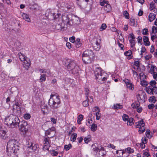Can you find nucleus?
<instances>
[{
    "mask_svg": "<svg viewBox=\"0 0 157 157\" xmlns=\"http://www.w3.org/2000/svg\"><path fill=\"white\" fill-rule=\"evenodd\" d=\"M20 120L17 116L11 114L5 119L4 123L7 126L12 128H17L19 126Z\"/></svg>",
    "mask_w": 157,
    "mask_h": 157,
    "instance_id": "f257e3e1",
    "label": "nucleus"
},
{
    "mask_svg": "<svg viewBox=\"0 0 157 157\" xmlns=\"http://www.w3.org/2000/svg\"><path fill=\"white\" fill-rule=\"evenodd\" d=\"M67 68L68 71L72 74L78 75L80 70L79 67L77 65L76 62L73 60L68 59L66 62Z\"/></svg>",
    "mask_w": 157,
    "mask_h": 157,
    "instance_id": "f03ea898",
    "label": "nucleus"
},
{
    "mask_svg": "<svg viewBox=\"0 0 157 157\" xmlns=\"http://www.w3.org/2000/svg\"><path fill=\"white\" fill-rule=\"evenodd\" d=\"M18 141L15 139H11L8 142L6 151L10 153H15L16 148L18 147Z\"/></svg>",
    "mask_w": 157,
    "mask_h": 157,
    "instance_id": "7ed1b4c3",
    "label": "nucleus"
},
{
    "mask_svg": "<svg viewBox=\"0 0 157 157\" xmlns=\"http://www.w3.org/2000/svg\"><path fill=\"white\" fill-rule=\"evenodd\" d=\"M94 73L96 79L101 80L103 81H105L107 79L108 75L100 67H96Z\"/></svg>",
    "mask_w": 157,
    "mask_h": 157,
    "instance_id": "20e7f679",
    "label": "nucleus"
},
{
    "mask_svg": "<svg viewBox=\"0 0 157 157\" xmlns=\"http://www.w3.org/2000/svg\"><path fill=\"white\" fill-rule=\"evenodd\" d=\"M52 96H53V95L51 94V98L48 101V105L53 108L57 109L59 107L60 103L59 97V96H56V99L54 100L52 99L51 97Z\"/></svg>",
    "mask_w": 157,
    "mask_h": 157,
    "instance_id": "39448f33",
    "label": "nucleus"
},
{
    "mask_svg": "<svg viewBox=\"0 0 157 157\" xmlns=\"http://www.w3.org/2000/svg\"><path fill=\"white\" fill-rule=\"evenodd\" d=\"M75 15L72 14L64 13L63 14L62 16V21L66 22L67 24L71 25H72V21L73 19V17Z\"/></svg>",
    "mask_w": 157,
    "mask_h": 157,
    "instance_id": "423d86ee",
    "label": "nucleus"
},
{
    "mask_svg": "<svg viewBox=\"0 0 157 157\" xmlns=\"http://www.w3.org/2000/svg\"><path fill=\"white\" fill-rule=\"evenodd\" d=\"M27 149L30 151H34L39 147V145L37 144H35L30 141L27 142Z\"/></svg>",
    "mask_w": 157,
    "mask_h": 157,
    "instance_id": "0eeeda50",
    "label": "nucleus"
},
{
    "mask_svg": "<svg viewBox=\"0 0 157 157\" xmlns=\"http://www.w3.org/2000/svg\"><path fill=\"white\" fill-rule=\"evenodd\" d=\"M18 127H19V130L21 132H24L26 133L28 130V126L27 122L25 121H20L19 124V126Z\"/></svg>",
    "mask_w": 157,
    "mask_h": 157,
    "instance_id": "6e6552de",
    "label": "nucleus"
},
{
    "mask_svg": "<svg viewBox=\"0 0 157 157\" xmlns=\"http://www.w3.org/2000/svg\"><path fill=\"white\" fill-rule=\"evenodd\" d=\"M100 41L101 40L99 39H95L93 40V48L96 51H98L100 48Z\"/></svg>",
    "mask_w": 157,
    "mask_h": 157,
    "instance_id": "1a4fd4ad",
    "label": "nucleus"
},
{
    "mask_svg": "<svg viewBox=\"0 0 157 157\" xmlns=\"http://www.w3.org/2000/svg\"><path fill=\"white\" fill-rule=\"evenodd\" d=\"M82 60L85 63L88 64L91 63L93 61L94 58L82 54Z\"/></svg>",
    "mask_w": 157,
    "mask_h": 157,
    "instance_id": "9d476101",
    "label": "nucleus"
},
{
    "mask_svg": "<svg viewBox=\"0 0 157 157\" xmlns=\"http://www.w3.org/2000/svg\"><path fill=\"white\" fill-rule=\"evenodd\" d=\"M23 57L22 59H21L20 56L19 59L21 61H24V64H23L24 66L26 68L27 70H28V68L30 66V60L27 59L28 60L25 59V57L24 56L22 55Z\"/></svg>",
    "mask_w": 157,
    "mask_h": 157,
    "instance_id": "9b49d317",
    "label": "nucleus"
},
{
    "mask_svg": "<svg viewBox=\"0 0 157 157\" xmlns=\"http://www.w3.org/2000/svg\"><path fill=\"white\" fill-rule=\"evenodd\" d=\"M73 17L72 21L73 24L71 25L75 27H77L80 24V19L79 17L75 16Z\"/></svg>",
    "mask_w": 157,
    "mask_h": 157,
    "instance_id": "f8f14e48",
    "label": "nucleus"
},
{
    "mask_svg": "<svg viewBox=\"0 0 157 157\" xmlns=\"http://www.w3.org/2000/svg\"><path fill=\"white\" fill-rule=\"evenodd\" d=\"M60 15V14L58 13L56 14L55 13L52 12L51 10V12L50 14L48 19L51 20H55L58 18Z\"/></svg>",
    "mask_w": 157,
    "mask_h": 157,
    "instance_id": "ddd939ff",
    "label": "nucleus"
},
{
    "mask_svg": "<svg viewBox=\"0 0 157 157\" xmlns=\"http://www.w3.org/2000/svg\"><path fill=\"white\" fill-rule=\"evenodd\" d=\"M56 29L57 30L64 31L66 30L67 28L65 27V25L64 23L57 24L56 25Z\"/></svg>",
    "mask_w": 157,
    "mask_h": 157,
    "instance_id": "4468645a",
    "label": "nucleus"
},
{
    "mask_svg": "<svg viewBox=\"0 0 157 157\" xmlns=\"http://www.w3.org/2000/svg\"><path fill=\"white\" fill-rule=\"evenodd\" d=\"M13 114L17 116L21 114V107H16L15 108L14 106H13Z\"/></svg>",
    "mask_w": 157,
    "mask_h": 157,
    "instance_id": "2eb2a0df",
    "label": "nucleus"
},
{
    "mask_svg": "<svg viewBox=\"0 0 157 157\" xmlns=\"http://www.w3.org/2000/svg\"><path fill=\"white\" fill-rule=\"evenodd\" d=\"M84 55L89 56L90 57L93 58L94 57V54L93 52L91 50L87 49L85 50L83 52Z\"/></svg>",
    "mask_w": 157,
    "mask_h": 157,
    "instance_id": "dca6fc26",
    "label": "nucleus"
},
{
    "mask_svg": "<svg viewBox=\"0 0 157 157\" xmlns=\"http://www.w3.org/2000/svg\"><path fill=\"white\" fill-rule=\"evenodd\" d=\"M0 137L1 138L5 140L7 137L6 132L3 130H1V127L0 126Z\"/></svg>",
    "mask_w": 157,
    "mask_h": 157,
    "instance_id": "f3484780",
    "label": "nucleus"
},
{
    "mask_svg": "<svg viewBox=\"0 0 157 157\" xmlns=\"http://www.w3.org/2000/svg\"><path fill=\"white\" fill-rule=\"evenodd\" d=\"M155 3L153 2H151L150 4L149 9L155 13L157 12V10L155 8Z\"/></svg>",
    "mask_w": 157,
    "mask_h": 157,
    "instance_id": "a211bd4d",
    "label": "nucleus"
},
{
    "mask_svg": "<svg viewBox=\"0 0 157 157\" xmlns=\"http://www.w3.org/2000/svg\"><path fill=\"white\" fill-rule=\"evenodd\" d=\"M136 127L139 128V127L144 126L145 123L143 120L139 121L135 123Z\"/></svg>",
    "mask_w": 157,
    "mask_h": 157,
    "instance_id": "6ab92c4d",
    "label": "nucleus"
},
{
    "mask_svg": "<svg viewBox=\"0 0 157 157\" xmlns=\"http://www.w3.org/2000/svg\"><path fill=\"white\" fill-rule=\"evenodd\" d=\"M41 108L42 111L43 113H47L48 110V106L47 104H44L41 106Z\"/></svg>",
    "mask_w": 157,
    "mask_h": 157,
    "instance_id": "aec40b11",
    "label": "nucleus"
},
{
    "mask_svg": "<svg viewBox=\"0 0 157 157\" xmlns=\"http://www.w3.org/2000/svg\"><path fill=\"white\" fill-rule=\"evenodd\" d=\"M143 40L144 42V44L145 46H149L150 45V43L149 41L148 37L147 36H144Z\"/></svg>",
    "mask_w": 157,
    "mask_h": 157,
    "instance_id": "412c9836",
    "label": "nucleus"
},
{
    "mask_svg": "<svg viewBox=\"0 0 157 157\" xmlns=\"http://www.w3.org/2000/svg\"><path fill=\"white\" fill-rule=\"evenodd\" d=\"M22 16L23 19L25 20L28 22L30 21V19L29 17V15L25 13H23L22 14Z\"/></svg>",
    "mask_w": 157,
    "mask_h": 157,
    "instance_id": "4be33fe9",
    "label": "nucleus"
},
{
    "mask_svg": "<svg viewBox=\"0 0 157 157\" xmlns=\"http://www.w3.org/2000/svg\"><path fill=\"white\" fill-rule=\"evenodd\" d=\"M156 14L152 13H150L148 16L149 20L151 22L154 20Z\"/></svg>",
    "mask_w": 157,
    "mask_h": 157,
    "instance_id": "5701e85b",
    "label": "nucleus"
},
{
    "mask_svg": "<svg viewBox=\"0 0 157 157\" xmlns=\"http://www.w3.org/2000/svg\"><path fill=\"white\" fill-rule=\"evenodd\" d=\"M157 71V68L155 66H152L150 68V71L149 72L151 74H152L156 72Z\"/></svg>",
    "mask_w": 157,
    "mask_h": 157,
    "instance_id": "b1692460",
    "label": "nucleus"
},
{
    "mask_svg": "<svg viewBox=\"0 0 157 157\" xmlns=\"http://www.w3.org/2000/svg\"><path fill=\"white\" fill-rule=\"evenodd\" d=\"M104 9L107 12H109L112 9L111 6L108 3H107L106 5L104 7Z\"/></svg>",
    "mask_w": 157,
    "mask_h": 157,
    "instance_id": "393cba45",
    "label": "nucleus"
},
{
    "mask_svg": "<svg viewBox=\"0 0 157 157\" xmlns=\"http://www.w3.org/2000/svg\"><path fill=\"white\" fill-rule=\"evenodd\" d=\"M49 138L48 136L46 137L44 139V148H45V147L46 146H48L49 145Z\"/></svg>",
    "mask_w": 157,
    "mask_h": 157,
    "instance_id": "a878e982",
    "label": "nucleus"
},
{
    "mask_svg": "<svg viewBox=\"0 0 157 157\" xmlns=\"http://www.w3.org/2000/svg\"><path fill=\"white\" fill-rule=\"evenodd\" d=\"M75 44L76 47L77 48H78L80 47L81 45V44L80 41V39H77L75 41Z\"/></svg>",
    "mask_w": 157,
    "mask_h": 157,
    "instance_id": "bb28decb",
    "label": "nucleus"
},
{
    "mask_svg": "<svg viewBox=\"0 0 157 157\" xmlns=\"http://www.w3.org/2000/svg\"><path fill=\"white\" fill-rule=\"evenodd\" d=\"M143 98H144V95H141L140 94H138L137 96V98L138 101L142 102L143 101Z\"/></svg>",
    "mask_w": 157,
    "mask_h": 157,
    "instance_id": "cd10ccee",
    "label": "nucleus"
},
{
    "mask_svg": "<svg viewBox=\"0 0 157 157\" xmlns=\"http://www.w3.org/2000/svg\"><path fill=\"white\" fill-rule=\"evenodd\" d=\"M127 125L131 126L134 124L133 119L131 117L129 118L127 121Z\"/></svg>",
    "mask_w": 157,
    "mask_h": 157,
    "instance_id": "c85d7f7f",
    "label": "nucleus"
},
{
    "mask_svg": "<svg viewBox=\"0 0 157 157\" xmlns=\"http://www.w3.org/2000/svg\"><path fill=\"white\" fill-rule=\"evenodd\" d=\"M77 136V134L76 133H74L72 134L71 137V140L73 142L75 141Z\"/></svg>",
    "mask_w": 157,
    "mask_h": 157,
    "instance_id": "c756f323",
    "label": "nucleus"
},
{
    "mask_svg": "<svg viewBox=\"0 0 157 157\" xmlns=\"http://www.w3.org/2000/svg\"><path fill=\"white\" fill-rule=\"evenodd\" d=\"M114 108L115 109H118L123 108V106L119 104H117L114 105Z\"/></svg>",
    "mask_w": 157,
    "mask_h": 157,
    "instance_id": "7c9ffc66",
    "label": "nucleus"
},
{
    "mask_svg": "<svg viewBox=\"0 0 157 157\" xmlns=\"http://www.w3.org/2000/svg\"><path fill=\"white\" fill-rule=\"evenodd\" d=\"M83 116L82 114H80L78 117L77 123L78 124H81V121L82 120Z\"/></svg>",
    "mask_w": 157,
    "mask_h": 157,
    "instance_id": "2f4dec72",
    "label": "nucleus"
},
{
    "mask_svg": "<svg viewBox=\"0 0 157 157\" xmlns=\"http://www.w3.org/2000/svg\"><path fill=\"white\" fill-rule=\"evenodd\" d=\"M91 148L94 151L97 152L99 151L100 149L97 147H96L94 144L92 145Z\"/></svg>",
    "mask_w": 157,
    "mask_h": 157,
    "instance_id": "473e14b6",
    "label": "nucleus"
},
{
    "mask_svg": "<svg viewBox=\"0 0 157 157\" xmlns=\"http://www.w3.org/2000/svg\"><path fill=\"white\" fill-rule=\"evenodd\" d=\"M91 130L93 132H94L97 129V125L95 124H93L92 125L90 128Z\"/></svg>",
    "mask_w": 157,
    "mask_h": 157,
    "instance_id": "72a5a7b5",
    "label": "nucleus"
},
{
    "mask_svg": "<svg viewBox=\"0 0 157 157\" xmlns=\"http://www.w3.org/2000/svg\"><path fill=\"white\" fill-rule=\"evenodd\" d=\"M139 129L138 132L140 134L142 133L145 130V127L144 126L139 127Z\"/></svg>",
    "mask_w": 157,
    "mask_h": 157,
    "instance_id": "f704fd0d",
    "label": "nucleus"
},
{
    "mask_svg": "<svg viewBox=\"0 0 157 157\" xmlns=\"http://www.w3.org/2000/svg\"><path fill=\"white\" fill-rule=\"evenodd\" d=\"M140 84L143 86H147L148 84V82L145 80H143L140 81Z\"/></svg>",
    "mask_w": 157,
    "mask_h": 157,
    "instance_id": "c9c22d12",
    "label": "nucleus"
},
{
    "mask_svg": "<svg viewBox=\"0 0 157 157\" xmlns=\"http://www.w3.org/2000/svg\"><path fill=\"white\" fill-rule=\"evenodd\" d=\"M89 101L88 98L87 99L86 98V100L84 101L82 103L83 106L85 107L88 106L89 105Z\"/></svg>",
    "mask_w": 157,
    "mask_h": 157,
    "instance_id": "e433bc0d",
    "label": "nucleus"
},
{
    "mask_svg": "<svg viewBox=\"0 0 157 157\" xmlns=\"http://www.w3.org/2000/svg\"><path fill=\"white\" fill-rule=\"evenodd\" d=\"M125 151L130 154L133 153L134 152V150L130 147H128L125 149Z\"/></svg>",
    "mask_w": 157,
    "mask_h": 157,
    "instance_id": "4c0bfd02",
    "label": "nucleus"
},
{
    "mask_svg": "<svg viewBox=\"0 0 157 157\" xmlns=\"http://www.w3.org/2000/svg\"><path fill=\"white\" fill-rule=\"evenodd\" d=\"M135 20L134 18H131L130 20V25L132 26H135L136 25Z\"/></svg>",
    "mask_w": 157,
    "mask_h": 157,
    "instance_id": "58836bf2",
    "label": "nucleus"
},
{
    "mask_svg": "<svg viewBox=\"0 0 157 157\" xmlns=\"http://www.w3.org/2000/svg\"><path fill=\"white\" fill-rule=\"evenodd\" d=\"M127 88L131 90H134L133 85L131 83L126 85Z\"/></svg>",
    "mask_w": 157,
    "mask_h": 157,
    "instance_id": "ea45409f",
    "label": "nucleus"
},
{
    "mask_svg": "<svg viewBox=\"0 0 157 157\" xmlns=\"http://www.w3.org/2000/svg\"><path fill=\"white\" fill-rule=\"evenodd\" d=\"M71 147L72 145L70 144H69L68 145H65L64 146V149L66 151L69 150Z\"/></svg>",
    "mask_w": 157,
    "mask_h": 157,
    "instance_id": "a19ab883",
    "label": "nucleus"
},
{
    "mask_svg": "<svg viewBox=\"0 0 157 157\" xmlns=\"http://www.w3.org/2000/svg\"><path fill=\"white\" fill-rule=\"evenodd\" d=\"M46 74H43L41 75L40 80L41 82H43L46 80Z\"/></svg>",
    "mask_w": 157,
    "mask_h": 157,
    "instance_id": "79ce46f5",
    "label": "nucleus"
},
{
    "mask_svg": "<svg viewBox=\"0 0 157 157\" xmlns=\"http://www.w3.org/2000/svg\"><path fill=\"white\" fill-rule=\"evenodd\" d=\"M51 12V10L50 9H48L45 12V16L48 19L50 13Z\"/></svg>",
    "mask_w": 157,
    "mask_h": 157,
    "instance_id": "37998d69",
    "label": "nucleus"
},
{
    "mask_svg": "<svg viewBox=\"0 0 157 157\" xmlns=\"http://www.w3.org/2000/svg\"><path fill=\"white\" fill-rule=\"evenodd\" d=\"M149 101L150 102H152L153 101H154L153 102V103H155V101H156V100L155 99V97L154 96L151 97L149 98Z\"/></svg>",
    "mask_w": 157,
    "mask_h": 157,
    "instance_id": "c03bdc74",
    "label": "nucleus"
},
{
    "mask_svg": "<svg viewBox=\"0 0 157 157\" xmlns=\"http://www.w3.org/2000/svg\"><path fill=\"white\" fill-rule=\"evenodd\" d=\"M142 33L144 35H148V29L146 28L144 29L143 30Z\"/></svg>",
    "mask_w": 157,
    "mask_h": 157,
    "instance_id": "a18cd8bd",
    "label": "nucleus"
},
{
    "mask_svg": "<svg viewBox=\"0 0 157 157\" xmlns=\"http://www.w3.org/2000/svg\"><path fill=\"white\" fill-rule=\"evenodd\" d=\"M156 82L155 80H151L149 82V84L151 86H156Z\"/></svg>",
    "mask_w": 157,
    "mask_h": 157,
    "instance_id": "49530a36",
    "label": "nucleus"
},
{
    "mask_svg": "<svg viewBox=\"0 0 157 157\" xmlns=\"http://www.w3.org/2000/svg\"><path fill=\"white\" fill-rule=\"evenodd\" d=\"M146 135L147 137L149 138H150L152 137V136L150 135V131L149 130H147L146 131Z\"/></svg>",
    "mask_w": 157,
    "mask_h": 157,
    "instance_id": "de8ad7c7",
    "label": "nucleus"
},
{
    "mask_svg": "<svg viewBox=\"0 0 157 157\" xmlns=\"http://www.w3.org/2000/svg\"><path fill=\"white\" fill-rule=\"evenodd\" d=\"M124 15V16L125 18L128 19L129 18V14L128 12L126 11L125 10L124 11L123 13Z\"/></svg>",
    "mask_w": 157,
    "mask_h": 157,
    "instance_id": "09e8293b",
    "label": "nucleus"
},
{
    "mask_svg": "<svg viewBox=\"0 0 157 157\" xmlns=\"http://www.w3.org/2000/svg\"><path fill=\"white\" fill-rule=\"evenodd\" d=\"M100 110L99 109L98 111V112H97L96 113V119L97 120H99L100 119L101 117H100V116H101V114L100 113H99V112H100Z\"/></svg>",
    "mask_w": 157,
    "mask_h": 157,
    "instance_id": "8fccbe9b",
    "label": "nucleus"
},
{
    "mask_svg": "<svg viewBox=\"0 0 157 157\" xmlns=\"http://www.w3.org/2000/svg\"><path fill=\"white\" fill-rule=\"evenodd\" d=\"M129 41L130 44H131V46L133 48L135 45V40H129Z\"/></svg>",
    "mask_w": 157,
    "mask_h": 157,
    "instance_id": "3c124183",
    "label": "nucleus"
},
{
    "mask_svg": "<svg viewBox=\"0 0 157 157\" xmlns=\"http://www.w3.org/2000/svg\"><path fill=\"white\" fill-rule=\"evenodd\" d=\"M129 37V40H135V37L134 36V35L133 33H131L129 34L128 36Z\"/></svg>",
    "mask_w": 157,
    "mask_h": 157,
    "instance_id": "603ef678",
    "label": "nucleus"
},
{
    "mask_svg": "<svg viewBox=\"0 0 157 157\" xmlns=\"http://www.w3.org/2000/svg\"><path fill=\"white\" fill-rule=\"evenodd\" d=\"M122 118L123 121H127L128 120V115L126 114H124L122 116Z\"/></svg>",
    "mask_w": 157,
    "mask_h": 157,
    "instance_id": "864d4df0",
    "label": "nucleus"
},
{
    "mask_svg": "<svg viewBox=\"0 0 157 157\" xmlns=\"http://www.w3.org/2000/svg\"><path fill=\"white\" fill-rule=\"evenodd\" d=\"M108 3V1H105V0H103V1H100V5L101 6H104L105 5V4L106 5L107 3Z\"/></svg>",
    "mask_w": 157,
    "mask_h": 157,
    "instance_id": "5fc2aeb1",
    "label": "nucleus"
},
{
    "mask_svg": "<svg viewBox=\"0 0 157 157\" xmlns=\"http://www.w3.org/2000/svg\"><path fill=\"white\" fill-rule=\"evenodd\" d=\"M31 117L30 115L28 113L25 114L24 115V118L26 120H28Z\"/></svg>",
    "mask_w": 157,
    "mask_h": 157,
    "instance_id": "6e6d98bb",
    "label": "nucleus"
},
{
    "mask_svg": "<svg viewBox=\"0 0 157 157\" xmlns=\"http://www.w3.org/2000/svg\"><path fill=\"white\" fill-rule=\"evenodd\" d=\"M85 94L86 95V97L87 99L88 97V94L89 92V89L88 88H85Z\"/></svg>",
    "mask_w": 157,
    "mask_h": 157,
    "instance_id": "4d7b16f0",
    "label": "nucleus"
},
{
    "mask_svg": "<svg viewBox=\"0 0 157 157\" xmlns=\"http://www.w3.org/2000/svg\"><path fill=\"white\" fill-rule=\"evenodd\" d=\"M146 91L148 94L153 95L152 89H146Z\"/></svg>",
    "mask_w": 157,
    "mask_h": 157,
    "instance_id": "13d9d810",
    "label": "nucleus"
},
{
    "mask_svg": "<svg viewBox=\"0 0 157 157\" xmlns=\"http://www.w3.org/2000/svg\"><path fill=\"white\" fill-rule=\"evenodd\" d=\"M99 151V154L102 156H103L105 155V151L104 150L100 149Z\"/></svg>",
    "mask_w": 157,
    "mask_h": 157,
    "instance_id": "bf43d9fd",
    "label": "nucleus"
},
{
    "mask_svg": "<svg viewBox=\"0 0 157 157\" xmlns=\"http://www.w3.org/2000/svg\"><path fill=\"white\" fill-rule=\"evenodd\" d=\"M131 54L132 51L130 50L126 51L124 53L125 55L128 56H130Z\"/></svg>",
    "mask_w": 157,
    "mask_h": 157,
    "instance_id": "052dcab7",
    "label": "nucleus"
},
{
    "mask_svg": "<svg viewBox=\"0 0 157 157\" xmlns=\"http://www.w3.org/2000/svg\"><path fill=\"white\" fill-rule=\"evenodd\" d=\"M84 140L85 143L87 144L91 140V139L90 138L85 137Z\"/></svg>",
    "mask_w": 157,
    "mask_h": 157,
    "instance_id": "680f3d73",
    "label": "nucleus"
},
{
    "mask_svg": "<svg viewBox=\"0 0 157 157\" xmlns=\"http://www.w3.org/2000/svg\"><path fill=\"white\" fill-rule=\"evenodd\" d=\"M152 92L154 94V93L156 94H157V86H153V88H152Z\"/></svg>",
    "mask_w": 157,
    "mask_h": 157,
    "instance_id": "e2e57ef3",
    "label": "nucleus"
},
{
    "mask_svg": "<svg viewBox=\"0 0 157 157\" xmlns=\"http://www.w3.org/2000/svg\"><path fill=\"white\" fill-rule=\"evenodd\" d=\"M156 29V27L154 26H153L152 28L151 33V34H152L153 33L155 34L157 33V31H155V29Z\"/></svg>",
    "mask_w": 157,
    "mask_h": 157,
    "instance_id": "0e129e2a",
    "label": "nucleus"
},
{
    "mask_svg": "<svg viewBox=\"0 0 157 157\" xmlns=\"http://www.w3.org/2000/svg\"><path fill=\"white\" fill-rule=\"evenodd\" d=\"M106 27L107 26L106 24L104 23L102 24L100 28V29H101V30H103L105 29L106 28Z\"/></svg>",
    "mask_w": 157,
    "mask_h": 157,
    "instance_id": "69168bd1",
    "label": "nucleus"
},
{
    "mask_svg": "<svg viewBox=\"0 0 157 157\" xmlns=\"http://www.w3.org/2000/svg\"><path fill=\"white\" fill-rule=\"evenodd\" d=\"M155 105L152 104H150L148 105V108L149 109H152L154 108Z\"/></svg>",
    "mask_w": 157,
    "mask_h": 157,
    "instance_id": "338daca9",
    "label": "nucleus"
},
{
    "mask_svg": "<svg viewBox=\"0 0 157 157\" xmlns=\"http://www.w3.org/2000/svg\"><path fill=\"white\" fill-rule=\"evenodd\" d=\"M150 155L147 152H145L143 153V157H150Z\"/></svg>",
    "mask_w": 157,
    "mask_h": 157,
    "instance_id": "774afa93",
    "label": "nucleus"
}]
</instances>
